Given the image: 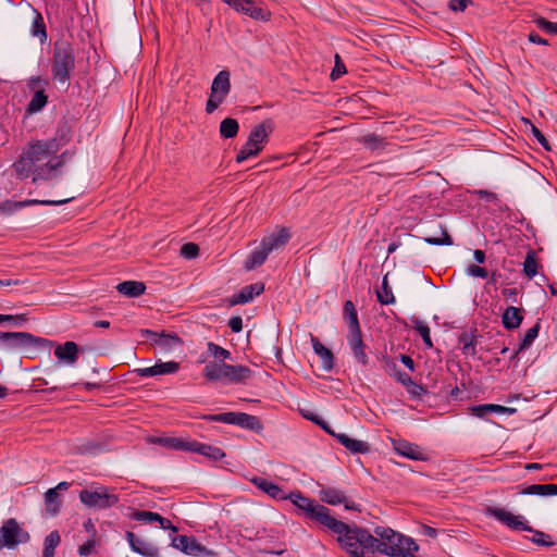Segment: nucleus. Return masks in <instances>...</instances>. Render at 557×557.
<instances>
[{"instance_id": "obj_37", "label": "nucleus", "mask_w": 557, "mask_h": 557, "mask_svg": "<svg viewBox=\"0 0 557 557\" xmlns=\"http://www.w3.org/2000/svg\"><path fill=\"white\" fill-rule=\"evenodd\" d=\"M459 344L461 345L462 354L466 356H474L476 354L475 344L476 339L473 334L462 333L459 336Z\"/></svg>"}, {"instance_id": "obj_6", "label": "nucleus", "mask_w": 557, "mask_h": 557, "mask_svg": "<svg viewBox=\"0 0 557 557\" xmlns=\"http://www.w3.org/2000/svg\"><path fill=\"white\" fill-rule=\"evenodd\" d=\"M75 69L74 49L66 40H58L53 46L52 57V77L61 84H66L71 79L72 72Z\"/></svg>"}, {"instance_id": "obj_3", "label": "nucleus", "mask_w": 557, "mask_h": 557, "mask_svg": "<svg viewBox=\"0 0 557 557\" xmlns=\"http://www.w3.org/2000/svg\"><path fill=\"white\" fill-rule=\"evenodd\" d=\"M58 151V143L53 140H37L32 144L14 164L16 172L21 177H27L32 171L48 160Z\"/></svg>"}, {"instance_id": "obj_11", "label": "nucleus", "mask_w": 557, "mask_h": 557, "mask_svg": "<svg viewBox=\"0 0 557 557\" xmlns=\"http://www.w3.org/2000/svg\"><path fill=\"white\" fill-rule=\"evenodd\" d=\"M79 499L84 505L98 509L112 507L119 500L116 495L109 493L104 487H99L94 491L83 490L79 493Z\"/></svg>"}, {"instance_id": "obj_9", "label": "nucleus", "mask_w": 557, "mask_h": 557, "mask_svg": "<svg viewBox=\"0 0 557 557\" xmlns=\"http://www.w3.org/2000/svg\"><path fill=\"white\" fill-rule=\"evenodd\" d=\"M287 498H289L298 509L304 511L307 518L321 525H324L331 517V511L327 507L304 496L300 492L290 493Z\"/></svg>"}, {"instance_id": "obj_10", "label": "nucleus", "mask_w": 557, "mask_h": 557, "mask_svg": "<svg viewBox=\"0 0 557 557\" xmlns=\"http://www.w3.org/2000/svg\"><path fill=\"white\" fill-rule=\"evenodd\" d=\"M29 539V533L14 518L5 520L0 527V550L4 547L14 549L20 544L27 543Z\"/></svg>"}, {"instance_id": "obj_34", "label": "nucleus", "mask_w": 557, "mask_h": 557, "mask_svg": "<svg viewBox=\"0 0 557 557\" xmlns=\"http://www.w3.org/2000/svg\"><path fill=\"white\" fill-rule=\"evenodd\" d=\"M34 12H35V17L33 20L30 32L34 37H37L39 39V41L41 44H44L47 40L46 25H45L41 14L39 12H37L36 10Z\"/></svg>"}, {"instance_id": "obj_29", "label": "nucleus", "mask_w": 557, "mask_h": 557, "mask_svg": "<svg viewBox=\"0 0 557 557\" xmlns=\"http://www.w3.org/2000/svg\"><path fill=\"white\" fill-rule=\"evenodd\" d=\"M210 90L227 96L231 91V74L227 70L220 71L213 78Z\"/></svg>"}, {"instance_id": "obj_25", "label": "nucleus", "mask_w": 557, "mask_h": 557, "mask_svg": "<svg viewBox=\"0 0 557 557\" xmlns=\"http://www.w3.org/2000/svg\"><path fill=\"white\" fill-rule=\"evenodd\" d=\"M273 131V123L271 120H265L262 123L256 125L252 127L249 138H251V141H255L258 145H261L262 148L268 141L269 135Z\"/></svg>"}, {"instance_id": "obj_2", "label": "nucleus", "mask_w": 557, "mask_h": 557, "mask_svg": "<svg viewBox=\"0 0 557 557\" xmlns=\"http://www.w3.org/2000/svg\"><path fill=\"white\" fill-rule=\"evenodd\" d=\"M371 553H380L391 557H407V553L418 552L419 546L411 537H407L391 528L375 527Z\"/></svg>"}, {"instance_id": "obj_22", "label": "nucleus", "mask_w": 557, "mask_h": 557, "mask_svg": "<svg viewBox=\"0 0 557 557\" xmlns=\"http://www.w3.org/2000/svg\"><path fill=\"white\" fill-rule=\"evenodd\" d=\"M333 436L352 454H367L370 451V445L367 442L351 438L345 433H335Z\"/></svg>"}, {"instance_id": "obj_42", "label": "nucleus", "mask_w": 557, "mask_h": 557, "mask_svg": "<svg viewBox=\"0 0 557 557\" xmlns=\"http://www.w3.org/2000/svg\"><path fill=\"white\" fill-rule=\"evenodd\" d=\"M208 352L211 357H213V361L225 362L226 359L231 358V351L221 347L218 344L209 342L207 344Z\"/></svg>"}, {"instance_id": "obj_24", "label": "nucleus", "mask_w": 557, "mask_h": 557, "mask_svg": "<svg viewBox=\"0 0 557 557\" xmlns=\"http://www.w3.org/2000/svg\"><path fill=\"white\" fill-rule=\"evenodd\" d=\"M311 343L314 352L319 356L321 360L323 370L331 371L334 366L333 352L314 336H311Z\"/></svg>"}, {"instance_id": "obj_5", "label": "nucleus", "mask_w": 557, "mask_h": 557, "mask_svg": "<svg viewBox=\"0 0 557 557\" xmlns=\"http://www.w3.org/2000/svg\"><path fill=\"white\" fill-rule=\"evenodd\" d=\"M202 375L211 382L225 381L239 384L251 376V370L245 366H232L221 361H209L202 369Z\"/></svg>"}, {"instance_id": "obj_26", "label": "nucleus", "mask_w": 557, "mask_h": 557, "mask_svg": "<svg viewBox=\"0 0 557 557\" xmlns=\"http://www.w3.org/2000/svg\"><path fill=\"white\" fill-rule=\"evenodd\" d=\"M251 482L259 490L275 499H287V495H285L283 490L275 483H272L263 478H253Z\"/></svg>"}, {"instance_id": "obj_40", "label": "nucleus", "mask_w": 557, "mask_h": 557, "mask_svg": "<svg viewBox=\"0 0 557 557\" xmlns=\"http://www.w3.org/2000/svg\"><path fill=\"white\" fill-rule=\"evenodd\" d=\"M237 421H238L237 422L238 426H242V428H245L248 430L257 431V430L261 429V422L256 416H251V414H248L245 412H239Z\"/></svg>"}, {"instance_id": "obj_63", "label": "nucleus", "mask_w": 557, "mask_h": 557, "mask_svg": "<svg viewBox=\"0 0 557 557\" xmlns=\"http://www.w3.org/2000/svg\"><path fill=\"white\" fill-rule=\"evenodd\" d=\"M228 327L234 333H238L243 330V319L239 315L232 317L228 320Z\"/></svg>"}, {"instance_id": "obj_64", "label": "nucleus", "mask_w": 557, "mask_h": 557, "mask_svg": "<svg viewBox=\"0 0 557 557\" xmlns=\"http://www.w3.org/2000/svg\"><path fill=\"white\" fill-rule=\"evenodd\" d=\"M3 317L10 318L8 322H11L15 326H22L27 322V317L25 314H3Z\"/></svg>"}, {"instance_id": "obj_58", "label": "nucleus", "mask_w": 557, "mask_h": 557, "mask_svg": "<svg viewBox=\"0 0 557 557\" xmlns=\"http://www.w3.org/2000/svg\"><path fill=\"white\" fill-rule=\"evenodd\" d=\"M345 73H346L345 64L343 63L341 57L338 54H336L335 55V65L331 73L332 81H336Z\"/></svg>"}, {"instance_id": "obj_21", "label": "nucleus", "mask_w": 557, "mask_h": 557, "mask_svg": "<svg viewBox=\"0 0 557 557\" xmlns=\"http://www.w3.org/2000/svg\"><path fill=\"white\" fill-rule=\"evenodd\" d=\"M264 289V285L262 283H255L247 285L240 289V292L236 295H234L231 300L230 305L235 306L239 304H246L251 301L255 296L260 295Z\"/></svg>"}, {"instance_id": "obj_49", "label": "nucleus", "mask_w": 557, "mask_h": 557, "mask_svg": "<svg viewBox=\"0 0 557 557\" xmlns=\"http://www.w3.org/2000/svg\"><path fill=\"white\" fill-rule=\"evenodd\" d=\"M227 96L219 92H214L213 90H210L209 99L206 103V112L208 114L213 113L220 104L223 103V101L226 99Z\"/></svg>"}, {"instance_id": "obj_48", "label": "nucleus", "mask_w": 557, "mask_h": 557, "mask_svg": "<svg viewBox=\"0 0 557 557\" xmlns=\"http://www.w3.org/2000/svg\"><path fill=\"white\" fill-rule=\"evenodd\" d=\"M377 299L383 305H391L395 302V297L388 286L387 276H384L382 282V290L377 292Z\"/></svg>"}, {"instance_id": "obj_59", "label": "nucleus", "mask_w": 557, "mask_h": 557, "mask_svg": "<svg viewBox=\"0 0 557 557\" xmlns=\"http://www.w3.org/2000/svg\"><path fill=\"white\" fill-rule=\"evenodd\" d=\"M396 377H397V381L400 382L403 385H405L407 387L419 388L420 391H422V386L413 383V381L407 373L398 371L396 373Z\"/></svg>"}, {"instance_id": "obj_8", "label": "nucleus", "mask_w": 557, "mask_h": 557, "mask_svg": "<svg viewBox=\"0 0 557 557\" xmlns=\"http://www.w3.org/2000/svg\"><path fill=\"white\" fill-rule=\"evenodd\" d=\"M486 515L494 517L496 520L504 523L506 527H508L511 530L516 531H529L533 533L532 542L542 545V546H549L552 545L550 542H546L544 537L547 535L542 531H535L533 530L528 522L523 519L521 516H516L504 508L498 507H488L486 509Z\"/></svg>"}, {"instance_id": "obj_47", "label": "nucleus", "mask_w": 557, "mask_h": 557, "mask_svg": "<svg viewBox=\"0 0 557 557\" xmlns=\"http://www.w3.org/2000/svg\"><path fill=\"white\" fill-rule=\"evenodd\" d=\"M45 500L47 510L53 515L57 513L60 506L57 488H49L45 494Z\"/></svg>"}, {"instance_id": "obj_46", "label": "nucleus", "mask_w": 557, "mask_h": 557, "mask_svg": "<svg viewBox=\"0 0 557 557\" xmlns=\"http://www.w3.org/2000/svg\"><path fill=\"white\" fill-rule=\"evenodd\" d=\"M412 323L413 330H416L421 335L425 346L431 348L433 346V343L430 335V327L419 319H414Z\"/></svg>"}, {"instance_id": "obj_60", "label": "nucleus", "mask_w": 557, "mask_h": 557, "mask_svg": "<svg viewBox=\"0 0 557 557\" xmlns=\"http://www.w3.org/2000/svg\"><path fill=\"white\" fill-rule=\"evenodd\" d=\"M470 3V0H450L448 8L454 12H463Z\"/></svg>"}, {"instance_id": "obj_53", "label": "nucleus", "mask_w": 557, "mask_h": 557, "mask_svg": "<svg viewBox=\"0 0 557 557\" xmlns=\"http://www.w3.org/2000/svg\"><path fill=\"white\" fill-rule=\"evenodd\" d=\"M154 367L157 375L173 374L178 371L180 363L176 361L159 362Z\"/></svg>"}, {"instance_id": "obj_7", "label": "nucleus", "mask_w": 557, "mask_h": 557, "mask_svg": "<svg viewBox=\"0 0 557 557\" xmlns=\"http://www.w3.org/2000/svg\"><path fill=\"white\" fill-rule=\"evenodd\" d=\"M51 346L52 342L27 332H0V348L3 350L30 352L32 349Z\"/></svg>"}, {"instance_id": "obj_45", "label": "nucleus", "mask_w": 557, "mask_h": 557, "mask_svg": "<svg viewBox=\"0 0 557 557\" xmlns=\"http://www.w3.org/2000/svg\"><path fill=\"white\" fill-rule=\"evenodd\" d=\"M238 414H239V412L206 414V416H203V419H206L208 421L223 422V423L237 425Z\"/></svg>"}, {"instance_id": "obj_20", "label": "nucleus", "mask_w": 557, "mask_h": 557, "mask_svg": "<svg viewBox=\"0 0 557 557\" xmlns=\"http://www.w3.org/2000/svg\"><path fill=\"white\" fill-rule=\"evenodd\" d=\"M187 450L198 453L210 460H219L225 456L224 451L220 447L202 444L196 441L188 442Z\"/></svg>"}, {"instance_id": "obj_15", "label": "nucleus", "mask_w": 557, "mask_h": 557, "mask_svg": "<svg viewBox=\"0 0 557 557\" xmlns=\"http://www.w3.org/2000/svg\"><path fill=\"white\" fill-rule=\"evenodd\" d=\"M171 546L180 549L186 555L191 556H200L206 550V547H203L195 539L186 535L175 536L171 542Z\"/></svg>"}, {"instance_id": "obj_18", "label": "nucleus", "mask_w": 557, "mask_h": 557, "mask_svg": "<svg viewBox=\"0 0 557 557\" xmlns=\"http://www.w3.org/2000/svg\"><path fill=\"white\" fill-rule=\"evenodd\" d=\"M393 447L395 451L406 458L412 460H425V454L423 450L416 444L409 443L407 441H394Z\"/></svg>"}, {"instance_id": "obj_28", "label": "nucleus", "mask_w": 557, "mask_h": 557, "mask_svg": "<svg viewBox=\"0 0 557 557\" xmlns=\"http://www.w3.org/2000/svg\"><path fill=\"white\" fill-rule=\"evenodd\" d=\"M119 293L126 297L135 298L143 295L146 290V285L138 281H125L116 286Z\"/></svg>"}, {"instance_id": "obj_32", "label": "nucleus", "mask_w": 557, "mask_h": 557, "mask_svg": "<svg viewBox=\"0 0 557 557\" xmlns=\"http://www.w3.org/2000/svg\"><path fill=\"white\" fill-rule=\"evenodd\" d=\"M262 146L251 141V138L248 137L247 143L243 146V148L238 151L236 156V162L242 163L248 158L256 157L262 151Z\"/></svg>"}, {"instance_id": "obj_43", "label": "nucleus", "mask_w": 557, "mask_h": 557, "mask_svg": "<svg viewBox=\"0 0 557 557\" xmlns=\"http://www.w3.org/2000/svg\"><path fill=\"white\" fill-rule=\"evenodd\" d=\"M74 197H70V198H66V199H61V200H37V199H28V200H24V201H18V202H15V208H24V207H28V206H34V205H42V206H59V205H63V203H66L71 200H73Z\"/></svg>"}, {"instance_id": "obj_23", "label": "nucleus", "mask_w": 557, "mask_h": 557, "mask_svg": "<svg viewBox=\"0 0 557 557\" xmlns=\"http://www.w3.org/2000/svg\"><path fill=\"white\" fill-rule=\"evenodd\" d=\"M348 343L357 361L362 366H367L368 356L366 354V344L363 343L361 337V331L350 333L348 336Z\"/></svg>"}, {"instance_id": "obj_14", "label": "nucleus", "mask_w": 557, "mask_h": 557, "mask_svg": "<svg viewBox=\"0 0 557 557\" xmlns=\"http://www.w3.org/2000/svg\"><path fill=\"white\" fill-rule=\"evenodd\" d=\"M319 495L320 499L329 505L335 506L343 504L347 510H358L357 505L352 502H349L344 492L341 490L326 487L322 488Z\"/></svg>"}, {"instance_id": "obj_50", "label": "nucleus", "mask_w": 557, "mask_h": 557, "mask_svg": "<svg viewBox=\"0 0 557 557\" xmlns=\"http://www.w3.org/2000/svg\"><path fill=\"white\" fill-rule=\"evenodd\" d=\"M61 537L58 531L51 532L45 539V547L42 554H48L50 556H54V549L60 544Z\"/></svg>"}, {"instance_id": "obj_54", "label": "nucleus", "mask_w": 557, "mask_h": 557, "mask_svg": "<svg viewBox=\"0 0 557 557\" xmlns=\"http://www.w3.org/2000/svg\"><path fill=\"white\" fill-rule=\"evenodd\" d=\"M522 121L528 124L530 126V129H531V133L532 135L536 138V140L539 141V144L547 151H550L552 150V147L548 143V140L545 138V136L543 135V133L535 126L533 125L530 120L528 119H522Z\"/></svg>"}, {"instance_id": "obj_38", "label": "nucleus", "mask_w": 557, "mask_h": 557, "mask_svg": "<svg viewBox=\"0 0 557 557\" xmlns=\"http://www.w3.org/2000/svg\"><path fill=\"white\" fill-rule=\"evenodd\" d=\"M188 442L177 437H158L153 441V443L176 450H187Z\"/></svg>"}, {"instance_id": "obj_12", "label": "nucleus", "mask_w": 557, "mask_h": 557, "mask_svg": "<svg viewBox=\"0 0 557 557\" xmlns=\"http://www.w3.org/2000/svg\"><path fill=\"white\" fill-rule=\"evenodd\" d=\"M223 2L257 21H269L271 17V12L263 7H258L253 0H223Z\"/></svg>"}, {"instance_id": "obj_33", "label": "nucleus", "mask_w": 557, "mask_h": 557, "mask_svg": "<svg viewBox=\"0 0 557 557\" xmlns=\"http://www.w3.org/2000/svg\"><path fill=\"white\" fill-rule=\"evenodd\" d=\"M556 484H532L523 488L520 493L523 495H540L548 496L554 495Z\"/></svg>"}, {"instance_id": "obj_1", "label": "nucleus", "mask_w": 557, "mask_h": 557, "mask_svg": "<svg viewBox=\"0 0 557 557\" xmlns=\"http://www.w3.org/2000/svg\"><path fill=\"white\" fill-rule=\"evenodd\" d=\"M337 535L341 546L350 555V557H363V549L370 550L373 545V534L368 530L354 527L330 517L323 525Z\"/></svg>"}, {"instance_id": "obj_62", "label": "nucleus", "mask_w": 557, "mask_h": 557, "mask_svg": "<svg viewBox=\"0 0 557 557\" xmlns=\"http://www.w3.org/2000/svg\"><path fill=\"white\" fill-rule=\"evenodd\" d=\"M95 546H96V541L94 539L89 540L78 547V554L81 556H88V555L92 554V552L95 550Z\"/></svg>"}, {"instance_id": "obj_61", "label": "nucleus", "mask_w": 557, "mask_h": 557, "mask_svg": "<svg viewBox=\"0 0 557 557\" xmlns=\"http://www.w3.org/2000/svg\"><path fill=\"white\" fill-rule=\"evenodd\" d=\"M467 273L469 275L478 276V277H482V278H485L488 275L487 270L485 268H482V267H479L475 264H470L467 268Z\"/></svg>"}, {"instance_id": "obj_55", "label": "nucleus", "mask_w": 557, "mask_h": 557, "mask_svg": "<svg viewBox=\"0 0 557 557\" xmlns=\"http://www.w3.org/2000/svg\"><path fill=\"white\" fill-rule=\"evenodd\" d=\"M304 418L307 420H310L321 426L326 433L330 435H335V432L330 428V425L317 413H313L311 411H301Z\"/></svg>"}, {"instance_id": "obj_4", "label": "nucleus", "mask_w": 557, "mask_h": 557, "mask_svg": "<svg viewBox=\"0 0 557 557\" xmlns=\"http://www.w3.org/2000/svg\"><path fill=\"white\" fill-rule=\"evenodd\" d=\"M289 238L290 234L285 227L264 236L261 240L260 247L256 248L246 259L244 268L247 271H251L255 268L262 265L268 256L272 251L282 249L288 243Z\"/></svg>"}, {"instance_id": "obj_39", "label": "nucleus", "mask_w": 557, "mask_h": 557, "mask_svg": "<svg viewBox=\"0 0 557 557\" xmlns=\"http://www.w3.org/2000/svg\"><path fill=\"white\" fill-rule=\"evenodd\" d=\"M360 143H362L366 148L374 151L379 149H383L386 145L385 138L376 135V134H368L360 138Z\"/></svg>"}, {"instance_id": "obj_16", "label": "nucleus", "mask_w": 557, "mask_h": 557, "mask_svg": "<svg viewBox=\"0 0 557 557\" xmlns=\"http://www.w3.org/2000/svg\"><path fill=\"white\" fill-rule=\"evenodd\" d=\"M78 345L75 342H65L58 345L54 349V356L60 363L74 366L78 360Z\"/></svg>"}, {"instance_id": "obj_44", "label": "nucleus", "mask_w": 557, "mask_h": 557, "mask_svg": "<svg viewBox=\"0 0 557 557\" xmlns=\"http://www.w3.org/2000/svg\"><path fill=\"white\" fill-rule=\"evenodd\" d=\"M539 331H540V324L536 323L535 325H533L525 332L518 350L515 351V354H513V357H516L521 350H523L532 345L533 341L539 335Z\"/></svg>"}, {"instance_id": "obj_35", "label": "nucleus", "mask_w": 557, "mask_h": 557, "mask_svg": "<svg viewBox=\"0 0 557 557\" xmlns=\"http://www.w3.org/2000/svg\"><path fill=\"white\" fill-rule=\"evenodd\" d=\"M425 243L430 245H446L450 246L453 245V238L447 233L445 228H443L441 225L438 226V231L434 233L433 235L424 237Z\"/></svg>"}, {"instance_id": "obj_17", "label": "nucleus", "mask_w": 557, "mask_h": 557, "mask_svg": "<svg viewBox=\"0 0 557 557\" xmlns=\"http://www.w3.org/2000/svg\"><path fill=\"white\" fill-rule=\"evenodd\" d=\"M126 539L131 546V548L145 557H160L159 549L151 543H147L144 540H140L135 536V534L131 531L126 532Z\"/></svg>"}, {"instance_id": "obj_57", "label": "nucleus", "mask_w": 557, "mask_h": 557, "mask_svg": "<svg viewBox=\"0 0 557 557\" xmlns=\"http://www.w3.org/2000/svg\"><path fill=\"white\" fill-rule=\"evenodd\" d=\"M181 255L186 259H194L199 255V247L194 243H186L181 247Z\"/></svg>"}, {"instance_id": "obj_13", "label": "nucleus", "mask_w": 557, "mask_h": 557, "mask_svg": "<svg viewBox=\"0 0 557 557\" xmlns=\"http://www.w3.org/2000/svg\"><path fill=\"white\" fill-rule=\"evenodd\" d=\"M141 333L144 336L150 338L154 344H157L164 352L181 346L183 343L176 333L162 332L159 334L150 330H143Z\"/></svg>"}, {"instance_id": "obj_56", "label": "nucleus", "mask_w": 557, "mask_h": 557, "mask_svg": "<svg viewBox=\"0 0 557 557\" xmlns=\"http://www.w3.org/2000/svg\"><path fill=\"white\" fill-rule=\"evenodd\" d=\"M539 28L549 34H557V23L549 22L546 18L539 16L533 21Z\"/></svg>"}, {"instance_id": "obj_30", "label": "nucleus", "mask_w": 557, "mask_h": 557, "mask_svg": "<svg viewBox=\"0 0 557 557\" xmlns=\"http://www.w3.org/2000/svg\"><path fill=\"white\" fill-rule=\"evenodd\" d=\"M516 412L515 408L504 407L500 405H494V404H485V405H479L474 406L472 408V413L479 418L485 417L487 413H507L512 414Z\"/></svg>"}, {"instance_id": "obj_52", "label": "nucleus", "mask_w": 557, "mask_h": 557, "mask_svg": "<svg viewBox=\"0 0 557 557\" xmlns=\"http://www.w3.org/2000/svg\"><path fill=\"white\" fill-rule=\"evenodd\" d=\"M523 272L529 278H532L537 273V262L533 252L527 255L523 262Z\"/></svg>"}, {"instance_id": "obj_51", "label": "nucleus", "mask_w": 557, "mask_h": 557, "mask_svg": "<svg viewBox=\"0 0 557 557\" xmlns=\"http://www.w3.org/2000/svg\"><path fill=\"white\" fill-rule=\"evenodd\" d=\"M129 517L131 519L139 522L153 523L158 521L159 513L146 510H135Z\"/></svg>"}, {"instance_id": "obj_41", "label": "nucleus", "mask_w": 557, "mask_h": 557, "mask_svg": "<svg viewBox=\"0 0 557 557\" xmlns=\"http://www.w3.org/2000/svg\"><path fill=\"white\" fill-rule=\"evenodd\" d=\"M47 102L48 97L45 95L44 90H37L27 106V112L36 113L40 111Z\"/></svg>"}, {"instance_id": "obj_19", "label": "nucleus", "mask_w": 557, "mask_h": 557, "mask_svg": "<svg viewBox=\"0 0 557 557\" xmlns=\"http://www.w3.org/2000/svg\"><path fill=\"white\" fill-rule=\"evenodd\" d=\"M61 160H48L44 164H40L36 166L32 173H34L33 182L36 183L37 181L44 180H52L57 177V169L62 165Z\"/></svg>"}, {"instance_id": "obj_31", "label": "nucleus", "mask_w": 557, "mask_h": 557, "mask_svg": "<svg viewBox=\"0 0 557 557\" xmlns=\"http://www.w3.org/2000/svg\"><path fill=\"white\" fill-rule=\"evenodd\" d=\"M344 319L348 324L350 333L361 331L358 320V313L351 300H347L344 304Z\"/></svg>"}, {"instance_id": "obj_36", "label": "nucleus", "mask_w": 557, "mask_h": 557, "mask_svg": "<svg viewBox=\"0 0 557 557\" xmlns=\"http://www.w3.org/2000/svg\"><path fill=\"white\" fill-rule=\"evenodd\" d=\"M239 129L238 122L233 117H226L220 123V135L223 138H234Z\"/></svg>"}, {"instance_id": "obj_27", "label": "nucleus", "mask_w": 557, "mask_h": 557, "mask_svg": "<svg viewBox=\"0 0 557 557\" xmlns=\"http://www.w3.org/2000/svg\"><path fill=\"white\" fill-rule=\"evenodd\" d=\"M522 309L512 306L508 307L502 315V322L507 330L519 327L522 323Z\"/></svg>"}]
</instances>
